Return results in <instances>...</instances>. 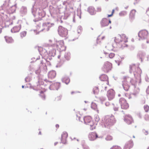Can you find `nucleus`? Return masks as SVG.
Masks as SVG:
<instances>
[{
  "instance_id": "13",
  "label": "nucleus",
  "mask_w": 149,
  "mask_h": 149,
  "mask_svg": "<svg viewBox=\"0 0 149 149\" xmlns=\"http://www.w3.org/2000/svg\"><path fill=\"white\" fill-rule=\"evenodd\" d=\"M102 136H98L96 132H92L90 133L88 135V138L91 141H94L97 138H102Z\"/></svg>"
},
{
  "instance_id": "20",
  "label": "nucleus",
  "mask_w": 149,
  "mask_h": 149,
  "mask_svg": "<svg viewBox=\"0 0 149 149\" xmlns=\"http://www.w3.org/2000/svg\"><path fill=\"white\" fill-rule=\"evenodd\" d=\"M108 81H106L105 82H103L101 85L99 86V88L101 91H106L107 88V86L108 85Z\"/></svg>"
},
{
  "instance_id": "12",
  "label": "nucleus",
  "mask_w": 149,
  "mask_h": 149,
  "mask_svg": "<svg viewBox=\"0 0 149 149\" xmlns=\"http://www.w3.org/2000/svg\"><path fill=\"white\" fill-rule=\"evenodd\" d=\"M119 102L122 109H126L129 107V105L125 99L120 98L119 99Z\"/></svg>"
},
{
  "instance_id": "4",
  "label": "nucleus",
  "mask_w": 149,
  "mask_h": 149,
  "mask_svg": "<svg viewBox=\"0 0 149 149\" xmlns=\"http://www.w3.org/2000/svg\"><path fill=\"white\" fill-rule=\"evenodd\" d=\"M32 13L34 17L36 18L33 19L34 22H36L40 20L45 15V13L42 10L39 8H34L33 6L32 8Z\"/></svg>"
},
{
  "instance_id": "46",
  "label": "nucleus",
  "mask_w": 149,
  "mask_h": 149,
  "mask_svg": "<svg viewBox=\"0 0 149 149\" xmlns=\"http://www.w3.org/2000/svg\"><path fill=\"white\" fill-rule=\"evenodd\" d=\"M144 118L145 120L146 121H149V115L146 114L144 116Z\"/></svg>"
},
{
  "instance_id": "40",
  "label": "nucleus",
  "mask_w": 149,
  "mask_h": 149,
  "mask_svg": "<svg viewBox=\"0 0 149 149\" xmlns=\"http://www.w3.org/2000/svg\"><path fill=\"white\" fill-rule=\"evenodd\" d=\"M127 14V11H121L119 13V15L120 16H123L126 15Z\"/></svg>"
},
{
  "instance_id": "61",
  "label": "nucleus",
  "mask_w": 149,
  "mask_h": 149,
  "mask_svg": "<svg viewBox=\"0 0 149 149\" xmlns=\"http://www.w3.org/2000/svg\"><path fill=\"white\" fill-rule=\"evenodd\" d=\"M104 53L106 55H107V56L108 55V54H109L108 53L106 52H105L104 51Z\"/></svg>"
},
{
  "instance_id": "57",
  "label": "nucleus",
  "mask_w": 149,
  "mask_h": 149,
  "mask_svg": "<svg viewBox=\"0 0 149 149\" xmlns=\"http://www.w3.org/2000/svg\"><path fill=\"white\" fill-rule=\"evenodd\" d=\"M140 0H135V2L134 3V5L136 4L138 2H139Z\"/></svg>"
},
{
  "instance_id": "29",
  "label": "nucleus",
  "mask_w": 149,
  "mask_h": 149,
  "mask_svg": "<svg viewBox=\"0 0 149 149\" xmlns=\"http://www.w3.org/2000/svg\"><path fill=\"white\" fill-rule=\"evenodd\" d=\"M63 82L65 83L66 84H68L70 82L69 78L67 76H64L62 79Z\"/></svg>"
},
{
  "instance_id": "30",
  "label": "nucleus",
  "mask_w": 149,
  "mask_h": 149,
  "mask_svg": "<svg viewBox=\"0 0 149 149\" xmlns=\"http://www.w3.org/2000/svg\"><path fill=\"white\" fill-rule=\"evenodd\" d=\"M105 47L109 50H112L113 48L117 47V46L115 44L113 45L108 44Z\"/></svg>"
},
{
  "instance_id": "47",
  "label": "nucleus",
  "mask_w": 149,
  "mask_h": 149,
  "mask_svg": "<svg viewBox=\"0 0 149 149\" xmlns=\"http://www.w3.org/2000/svg\"><path fill=\"white\" fill-rule=\"evenodd\" d=\"M109 57L110 58H113L115 56V54L114 53H111L108 54Z\"/></svg>"
},
{
  "instance_id": "16",
  "label": "nucleus",
  "mask_w": 149,
  "mask_h": 149,
  "mask_svg": "<svg viewBox=\"0 0 149 149\" xmlns=\"http://www.w3.org/2000/svg\"><path fill=\"white\" fill-rule=\"evenodd\" d=\"M10 6L9 2L5 1L4 3L0 8V10H2L4 11H7L9 9Z\"/></svg>"
},
{
  "instance_id": "19",
  "label": "nucleus",
  "mask_w": 149,
  "mask_h": 149,
  "mask_svg": "<svg viewBox=\"0 0 149 149\" xmlns=\"http://www.w3.org/2000/svg\"><path fill=\"white\" fill-rule=\"evenodd\" d=\"M124 120L128 124H131L133 121L132 117L130 115H128L125 116Z\"/></svg>"
},
{
  "instance_id": "15",
  "label": "nucleus",
  "mask_w": 149,
  "mask_h": 149,
  "mask_svg": "<svg viewBox=\"0 0 149 149\" xmlns=\"http://www.w3.org/2000/svg\"><path fill=\"white\" fill-rule=\"evenodd\" d=\"M81 10L79 9H77V14L76 15L74 14V16L73 18V21L75 22L76 20L80 19L81 18Z\"/></svg>"
},
{
  "instance_id": "1",
  "label": "nucleus",
  "mask_w": 149,
  "mask_h": 149,
  "mask_svg": "<svg viewBox=\"0 0 149 149\" xmlns=\"http://www.w3.org/2000/svg\"><path fill=\"white\" fill-rule=\"evenodd\" d=\"M56 42V44H53L49 46V53L47 52V51L46 49L40 48L39 49H42L41 52V54H42L44 57V59L47 62L48 64L50 63L49 61L52 59V57H54L55 55L56 49H59L60 51H63L65 50L66 49L65 47L64 46V43L63 40H59L57 41L55 40Z\"/></svg>"
},
{
  "instance_id": "64",
  "label": "nucleus",
  "mask_w": 149,
  "mask_h": 149,
  "mask_svg": "<svg viewBox=\"0 0 149 149\" xmlns=\"http://www.w3.org/2000/svg\"><path fill=\"white\" fill-rule=\"evenodd\" d=\"M59 125H58V124H56V128H58V127H59Z\"/></svg>"
},
{
  "instance_id": "42",
  "label": "nucleus",
  "mask_w": 149,
  "mask_h": 149,
  "mask_svg": "<svg viewBox=\"0 0 149 149\" xmlns=\"http://www.w3.org/2000/svg\"><path fill=\"white\" fill-rule=\"evenodd\" d=\"M112 137L108 135H107L105 138V139L107 141H110L112 140Z\"/></svg>"
},
{
  "instance_id": "24",
  "label": "nucleus",
  "mask_w": 149,
  "mask_h": 149,
  "mask_svg": "<svg viewBox=\"0 0 149 149\" xmlns=\"http://www.w3.org/2000/svg\"><path fill=\"white\" fill-rule=\"evenodd\" d=\"M100 23L102 27L107 26L109 24L108 20L105 18H103L102 19Z\"/></svg>"
},
{
  "instance_id": "50",
  "label": "nucleus",
  "mask_w": 149,
  "mask_h": 149,
  "mask_svg": "<svg viewBox=\"0 0 149 149\" xmlns=\"http://www.w3.org/2000/svg\"><path fill=\"white\" fill-rule=\"evenodd\" d=\"M43 93V92L42 91H41L40 92V93L41 94V96L42 98V99H43L45 100V95L42 93Z\"/></svg>"
},
{
  "instance_id": "58",
  "label": "nucleus",
  "mask_w": 149,
  "mask_h": 149,
  "mask_svg": "<svg viewBox=\"0 0 149 149\" xmlns=\"http://www.w3.org/2000/svg\"><path fill=\"white\" fill-rule=\"evenodd\" d=\"M105 105L106 106H108L109 105V102H107L105 103Z\"/></svg>"
},
{
  "instance_id": "3",
  "label": "nucleus",
  "mask_w": 149,
  "mask_h": 149,
  "mask_svg": "<svg viewBox=\"0 0 149 149\" xmlns=\"http://www.w3.org/2000/svg\"><path fill=\"white\" fill-rule=\"evenodd\" d=\"M114 41L117 47L123 49L127 46L125 43L127 42V38L124 34L118 35L115 37Z\"/></svg>"
},
{
  "instance_id": "23",
  "label": "nucleus",
  "mask_w": 149,
  "mask_h": 149,
  "mask_svg": "<svg viewBox=\"0 0 149 149\" xmlns=\"http://www.w3.org/2000/svg\"><path fill=\"white\" fill-rule=\"evenodd\" d=\"M21 28V25L15 26L11 30V31L12 33H15L18 32Z\"/></svg>"
},
{
  "instance_id": "35",
  "label": "nucleus",
  "mask_w": 149,
  "mask_h": 149,
  "mask_svg": "<svg viewBox=\"0 0 149 149\" xmlns=\"http://www.w3.org/2000/svg\"><path fill=\"white\" fill-rule=\"evenodd\" d=\"M93 92L94 94H97L99 92V88L96 86L94 87Z\"/></svg>"
},
{
  "instance_id": "39",
  "label": "nucleus",
  "mask_w": 149,
  "mask_h": 149,
  "mask_svg": "<svg viewBox=\"0 0 149 149\" xmlns=\"http://www.w3.org/2000/svg\"><path fill=\"white\" fill-rule=\"evenodd\" d=\"M112 105L113 106V109L115 111H118L119 107L117 104L114 105L113 104H112Z\"/></svg>"
},
{
  "instance_id": "63",
  "label": "nucleus",
  "mask_w": 149,
  "mask_h": 149,
  "mask_svg": "<svg viewBox=\"0 0 149 149\" xmlns=\"http://www.w3.org/2000/svg\"><path fill=\"white\" fill-rule=\"evenodd\" d=\"M77 31L78 33H80L81 31H80L79 30L77 29Z\"/></svg>"
},
{
  "instance_id": "25",
  "label": "nucleus",
  "mask_w": 149,
  "mask_h": 149,
  "mask_svg": "<svg viewBox=\"0 0 149 149\" xmlns=\"http://www.w3.org/2000/svg\"><path fill=\"white\" fill-rule=\"evenodd\" d=\"M88 11L92 15H94L96 13V11L95 8L92 6H90L88 8Z\"/></svg>"
},
{
  "instance_id": "41",
  "label": "nucleus",
  "mask_w": 149,
  "mask_h": 149,
  "mask_svg": "<svg viewBox=\"0 0 149 149\" xmlns=\"http://www.w3.org/2000/svg\"><path fill=\"white\" fill-rule=\"evenodd\" d=\"M26 34V32L25 31H24L20 33V36L22 38H23L25 36Z\"/></svg>"
},
{
  "instance_id": "2",
  "label": "nucleus",
  "mask_w": 149,
  "mask_h": 149,
  "mask_svg": "<svg viewBox=\"0 0 149 149\" xmlns=\"http://www.w3.org/2000/svg\"><path fill=\"white\" fill-rule=\"evenodd\" d=\"M130 82L134 86V88L133 92L131 93V95H134V97H136L139 94V89L138 87H136L135 83L134 80L131 78L125 77L123 78V80L122 81V85L125 90L128 91L129 88V85L128 83Z\"/></svg>"
},
{
  "instance_id": "7",
  "label": "nucleus",
  "mask_w": 149,
  "mask_h": 149,
  "mask_svg": "<svg viewBox=\"0 0 149 149\" xmlns=\"http://www.w3.org/2000/svg\"><path fill=\"white\" fill-rule=\"evenodd\" d=\"M83 119L85 124L89 125L91 126L90 128L91 130H92L95 129V126L93 121L92 120V118L91 116H85L83 118Z\"/></svg>"
},
{
  "instance_id": "45",
  "label": "nucleus",
  "mask_w": 149,
  "mask_h": 149,
  "mask_svg": "<svg viewBox=\"0 0 149 149\" xmlns=\"http://www.w3.org/2000/svg\"><path fill=\"white\" fill-rule=\"evenodd\" d=\"M144 109L146 112H148L149 110V107L147 105L144 106Z\"/></svg>"
},
{
  "instance_id": "60",
  "label": "nucleus",
  "mask_w": 149,
  "mask_h": 149,
  "mask_svg": "<svg viewBox=\"0 0 149 149\" xmlns=\"http://www.w3.org/2000/svg\"><path fill=\"white\" fill-rule=\"evenodd\" d=\"M3 29V27H2L1 28H0V33H1L2 32V30Z\"/></svg>"
},
{
  "instance_id": "59",
  "label": "nucleus",
  "mask_w": 149,
  "mask_h": 149,
  "mask_svg": "<svg viewBox=\"0 0 149 149\" xmlns=\"http://www.w3.org/2000/svg\"><path fill=\"white\" fill-rule=\"evenodd\" d=\"M146 42L147 43H149V36H148L147 38Z\"/></svg>"
},
{
  "instance_id": "43",
  "label": "nucleus",
  "mask_w": 149,
  "mask_h": 149,
  "mask_svg": "<svg viewBox=\"0 0 149 149\" xmlns=\"http://www.w3.org/2000/svg\"><path fill=\"white\" fill-rule=\"evenodd\" d=\"M110 149H122V148L120 146L116 145L112 146Z\"/></svg>"
},
{
  "instance_id": "10",
  "label": "nucleus",
  "mask_w": 149,
  "mask_h": 149,
  "mask_svg": "<svg viewBox=\"0 0 149 149\" xmlns=\"http://www.w3.org/2000/svg\"><path fill=\"white\" fill-rule=\"evenodd\" d=\"M148 34V31L146 30L140 31L138 33V36L139 38V40H141L146 39L147 37Z\"/></svg>"
},
{
  "instance_id": "6",
  "label": "nucleus",
  "mask_w": 149,
  "mask_h": 149,
  "mask_svg": "<svg viewBox=\"0 0 149 149\" xmlns=\"http://www.w3.org/2000/svg\"><path fill=\"white\" fill-rule=\"evenodd\" d=\"M130 73L133 72L135 77L136 79L137 82L138 80H139L141 79V70L138 66L136 67L134 64H132L130 67Z\"/></svg>"
},
{
  "instance_id": "5",
  "label": "nucleus",
  "mask_w": 149,
  "mask_h": 149,
  "mask_svg": "<svg viewBox=\"0 0 149 149\" xmlns=\"http://www.w3.org/2000/svg\"><path fill=\"white\" fill-rule=\"evenodd\" d=\"M104 125H102L103 127L109 128L115 123V120L113 116H107L104 118L103 120Z\"/></svg>"
},
{
  "instance_id": "52",
  "label": "nucleus",
  "mask_w": 149,
  "mask_h": 149,
  "mask_svg": "<svg viewBox=\"0 0 149 149\" xmlns=\"http://www.w3.org/2000/svg\"><path fill=\"white\" fill-rule=\"evenodd\" d=\"M82 147L84 149H89V147L86 145H83Z\"/></svg>"
},
{
  "instance_id": "14",
  "label": "nucleus",
  "mask_w": 149,
  "mask_h": 149,
  "mask_svg": "<svg viewBox=\"0 0 149 149\" xmlns=\"http://www.w3.org/2000/svg\"><path fill=\"white\" fill-rule=\"evenodd\" d=\"M115 95V93L113 89L109 90L107 93V96L109 100H111L114 98Z\"/></svg>"
},
{
  "instance_id": "48",
  "label": "nucleus",
  "mask_w": 149,
  "mask_h": 149,
  "mask_svg": "<svg viewBox=\"0 0 149 149\" xmlns=\"http://www.w3.org/2000/svg\"><path fill=\"white\" fill-rule=\"evenodd\" d=\"M31 80V78L30 77L28 76L25 78V81L26 82H29Z\"/></svg>"
},
{
  "instance_id": "17",
  "label": "nucleus",
  "mask_w": 149,
  "mask_h": 149,
  "mask_svg": "<svg viewBox=\"0 0 149 149\" xmlns=\"http://www.w3.org/2000/svg\"><path fill=\"white\" fill-rule=\"evenodd\" d=\"M68 134L66 132H63L61 135V143L66 144L67 143L66 139L68 137Z\"/></svg>"
},
{
  "instance_id": "18",
  "label": "nucleus",
  "mask_w": 149,
  "mask_h": 149,
  "mask_svg": "<svg viewBox=\"0 0 149 149\" xmlns=\"http://www.w3.org/2000/svg\"><path fill=\"white\" fill-rule=\"evenodd\" d=\"M60 86V83H56L50 86L49 88L51 90H58Z\"/></svg>"
},
{
  "instance_id": "22",
  "label": "nucleus",
  "mask_w": 149,
  "mask_h": 149,
  "mask_svg": "<svg viewBox=\"0 0 149 149\" xmlns=\"http://www.w3.org/2000/svg\"><path fill=\"white\" fill-rule=\"evenodd\" d=\"M56 75V73L55 71L54 70H52L48 72V76L49 79H52L54 78Z\"/></svg>"
},
{
  "instance_id": "36",
  "label": "nucleus",
  "mask_w": 149,
  "mask_h": 149,
  "mask_svg": "<svg viewBox=\"0 0 149 149\" xmlns=\"http://www.w3.org/2000/svg\"><path fill=\"white\" fill-rule=\"evenodd\" d=\"M136 12V10H132L130 12V17L132 18H133L134 17Z\"/></svg>"
},
{
  "instance_id": "51",
  "label": "nucleus",
  "mask_w": 149,
  "mask_h": 149,
  "mask_svg": "<svg viewBox=\"0 0 149 149\" xmlns=\"http://www.w3.org/2000/svg\"><path fill=\"white\" fill-rule=\"evenodd\" d=\"M143 132L146 135H147L148 134V131L144 129L143 130Z\"/></svg>"
},
{
  "instance_id": "21",
  "label": "nucleus",
  "mask_w": 149,
  "mask_h": 149,
  "mask_svg": "<svg viewBox=\"0 0 149 149\" xmlns=\"http://www.w3.org/2000/svg\"><path fill=\"white\" fill-rule=\"evenodd\" d=\"M133 146V143L132 141L130 140L127 142L125 144L123 149H130Z\"/></svg>"
},
{
  "instance_id": "31",
  "label": "nucleus",
  "mask_w": 149,
  "mask_h": 149,
  "mask_svg": "<svg viewBox=\"0 0 149 149\" xmlns=\"http://www.w3.org/2000/svg\"><path fill=\"white\" fill-rule=\"evenodd\" d=\"M6 17V15L3 14V13H0V22H2L4 20L5 18Z\"/></svg>"
},
{
  "instance_id": "33",
  "label": "nucleus",
  "mask_w": 149,
  "mask_h": 149,
  "mask_svg": "<svg viewBox=\"0 0 149 149\" xmlns=\"http://www.w3.org/2000/svg\"><path fill=\"white\" fill-rule=\"evenodd\" d=\"M91 107L94 110L96 111L97 113H99V110L97 109V105L95 103L92 102L91 104Z\"/></svg>"
},
{
  "instance_id": "54",
  "label": "nucleus",
  "mask_w": 149,
  "mask_h": 149,
  "mask_svg": "<svg viewBox=\"0 0 149 149\" xmlns=\"http://www.w3.org/2000/svg\"><path fill=\"white\" fill-rule=\"evenodd\" d=\"M146 92L147 94H149V86H148L146 90Z\"/></svg>"
},
{
  "instance_id": "34",
  "label": "nucleus",
  "mask_w": 149,
  "mask_h": 149,
  "mask_svg": "<svg viewBox=\"0 0 149 149\" xmlns=\"http://www.w3.org/2000/svg\"><path fill=\"white\" fill-rule=\"evenodd\" d=\"M65 58L68 60H69L70 58V52L66 53L64 54Z\"/></svg>"
},
{
  "instance_id": "28",
  "label": "nucleus",
  "mask_w": 149,
  "mask_h": 149,
  "mask_svg": "<svg viewBox=\"0 0 149 149\" xmlns=\"http://www.w3.org/2000/svg\"><path fill=\"white\" fill-rule=\"evenodd\" d=\"M146 55L145 52H140L137 54V57L141 59V61H142V60L144 58Z\"/></svg>"
},
{
  "instance_id": "8",
  "label": "nucleus",
  "mask_w": 149,
  "mask_h": 149,
  "mask_svg": "<svg viewBox=\"0 0 149 149\" xmlns=\"http://www.w3.org/2000/svg\"><path fill=\"white\" fill-rule=\"evenodd\" d=\"M58 32L59 35L62 37H66L68 34V30L62 26H59Z\"/></svg>"
},
{
  "instance_id": "9",
  "label": "nucleus",
  "mask_w": 149,
  "mask_h": 149,
  "mask_svg": "<svg viewBox=\"0 0 149 149\" xmlns=\"http://www.w3.org/2000/svg\"><path fill=\"white\" fill-rule=\"evenodd\" d=\"M54 24L53 23H50L49 22H45L42 24V26L41 27V29L40 30L41 31H48L49 28L52 26H54Z\"/></svg>"
},
{
  "instance_id": "53",
  "label": "nucleus",
  "mask_w": 149,
  "mask_h": 149,
  "mask_svg": "<svg viewBox=\"0 0 149 149\" xmlns=\"http://www.w3.org/2000/svg\"><path fill=\"white\" fill-rule=\"evenodd\" d=\"M61 96H59L58 97H57L56 98V100L57 101H58L61 100Z\"/></svg>"
},
{
  "instance_id": "26",
  "label": "nucleus",
  "mask_w": 149,
  "mask_h": 149,
  "mask_svg": "<svg viewBox=\"0 0 149 149\" xmlns=\"http://www.w3.org/2000/svg\"><path fill=\"white\" fill-rule=\"evenodd\" d=\"M100 79L102 81H104V82H105L106 81H108V78L107 76L105 74H102L100 77Z\"/></svg>"
},
{
  "instance_id": "55",
  "label": "nucleus",
  "mask_w": 149,
  "mask_h": 149,
  "mask_svg": "<svg viewBox=\"0 0 149 149\" xmlns=\"http://www.w3.org/2000/svg\"><path fill=\"white\" fill-rule=\"evenodd\" d=\"M82 29V27L80 26H78L77 28V29L79 30L80 31H81Z\"/></svg>"
},
{
  "instance_id": "37",
  "label": "nucleus",
  "mask_w": 149,
  "mask_h": 149,
  "mask_svg": "<svg viewBox=\"0 0 149 149\" xmlns=\"http://www.w3.org/2000/svg\"><path fill=\"white\" fill-rule=\"evenodd\" d=\"M9 9L11 11V13H13L15 11L16 9V5H14V6H12L11 8H10V6Z\"/></svg>"
},
{
  "instance_id": "32",
  "label": "nucleus",
  "mask_w": 149,
  "mask_h": 149,
  "mask_svg": "<svg viewBox=\"0 0 149 149\" xmlns=\"http://www.w3.org/2000/svg\"><path fill=\"white\" fill-rule=\"evenodd\" d=\"M4 38L6 42L8 43H11L13 42V40L11 37L6 36L4 37Z\"/></svg>"
},
{
  "instance_id": "44",
  "label": "nucleus",
  "mask_w": 149,
  "mask_h": 149,
  "mask_svg": "<svg viewBox=\"0 0 149 149\" xmlns=\"http://www.w3.org/2000/svg\"><path fill=\"white\" fill-rule=\"evenodd\" d=\"M95 123H95V124H94L95 125V124H97V123L100 120V118H99V116L98 115H96L95 116Z\"/></svg>"
},
{
  "instance_id": "49",
  "label": "nucleus",
  "mask_w": 149,
  "mask_h": 149,
  "mask_svg": "<svg viewBox=\"0 0 149 149\" xmlns=\"http://www.w3.org/2000/svg\"><path fill=\"white\" fill-rule=\"evenodd\" d=\"M137 115L138 117L140 118H141L142 117V114L141 113L139 112L137 113Z\"/></svg>"
},
{
  "instance_id": "62",
  "label": "nucleus",
  "mask_w": 149,
  "mask_h": 149,
  "mask_svg": "<svg viewBox=\"0 0 149 149\" xmlns=\"http://www.w3.org/2000/svg\"><path fill=\"white\" fill-rule=\"evenodd\" d=\"M133 96H134V95H131V93L130 94V96H129V99H131L132 98V97H133Z\"/></svg>"
},
{
  "instance_id": "56",
  "label": "nucleus",
  "mask_w": 149,
  "mask_h": 149,
  "mask_svg": "<svg viewBox=\"0 0 149 149\" xmlns=\"http://www.w3.org/2000/svg\"><path fill=\"white\" fill-rule=\"evenodd\" d=\"M101 10V9L100 7H98L97 8V12H100Z\"/></svg>"
},
{
  "instance_id": "38",
  "label": "nucleus",
  "mask_w": 149,
  "mask_h": 149,
  "mask_svg": "<svg viewBox=\"0 0 149 149\" xmlns=\"http://www.w3.org/2000/svg\"><path fill=\"white\" fill-rule=\"evenodd\" d=\"M115 57H117V58L119 59V60H115V61L116 63L118 64V65H119L120 64V62H121V61L120 60L119 58H121L119 56L117 55H116L115 56Z\"/></svg>"
},
{
  "instance_id": "11",
  "label": "nucleus",
  "mask_w": 149,
  "mask_h": 149,
  "mask_svg": "<svg viewBox=\"0 0 149 149\" xmlns=\"http://www.w3.org/2000/svg\"><path fill=\"white\" fill-rule=\"evenodd\" d=\"M111 68L112 64L107 61L104 63L102 68V70L105 72H107L111 70Z\"/></svg>"
},
{
  "instance_id": "27",
  "label": "nucleus",
  "mask_w": 149,
  "mask_h": 149,
  "mask_svg": "<svg viewBox=\"0 0 149 149\" xmlns=\"http://www.w3.org/2000/svg\"><path fill=\"white\" fill-rule=\"evenodd\" d=\"M20 13L22 16L26 14L27 13L26 8L24 6H22L20 9Z\"/></svg>"
}]
</instances>
